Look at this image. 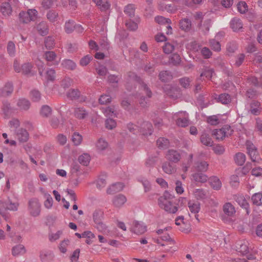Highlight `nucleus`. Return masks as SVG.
Instances as JSON below:
<instances>
[{
	"instance_id": "nucleus-64",
	"label": "nucleus",
	"mask_w": 262,
	"mask_h": 262,
	"mask_svg": "<svg viewBox=\"0 0 262 262\" xmlns=\"http://www.w3.org/2000/svg\"><path fill=\"white\" fill-rule=\"evenodd\" d=\"M255 130L258 134L262 136V120L257 117L255 119Z\"/></svg>"
},
{
	"instance_id": "nucleus-42",
	"label": "nucleus",
	"mask_w": 262,
	"mask_h": 262,
	"mask_svg": "<svg viewBox=\"0 0 262 262\" xmlns=\"http://www.w3.org/2000/svg\"><path fill=\"white\" fill-rule=\"evenodd\" d=\"M219 101L222 104H227L229 103L231 101V98L230 95L227 93L221 94L218 98Z\"/></svg>"
},
{
	"instance_id": "nucleus-44",
	"label": "nucleus",
	"mask_w": 262,
	"mask_h": 262,
	"mask_svg": "<svg viewBox=\"0 0 262 262\" xmlns=\"http://www.w3.org/2000/svg\"><path fill=\"white\" fill-rule=\"evenodd\" d=\"M199 26L203 32L205 33H207L209 31L210 27L211 26V20L210 19L205 20L203 25H202V23L200 22Z\"/></svg>"
},
{
	"instance_id": "nucleus-3",
	"label": "nucleus",
	"mask_w": 262,
	"mask_h": 262,
	"mask_svg": "<svg viewBox=\"0 0 262 262\" xmlns=\"http://www.w3.org/2000/svg\"><path fill=\"white\" fill-rule=\"evenodd\" d=\"M233 130L229 125H225L220 129H214L212 131V135L215 137L217 140H223L225 137L228 135L230 136Z\"/></svg>"
},
{
	"instance_id": "nucleus-31",
	"label": "nucleus",
	"mask_w": 262,
	"mask_h": 262,
	"mask_svg": "<svg viewBox=\"0 0 262 262\" xmlns=\"http://www.w3.org/2000/svg\"><path fill=\"white\" fill-rule=\"evenodd\" d=\"M40 258L43 262H49L52 261L54 258V254L51 251H43L40 253Z\"/></svg>"
},
{
	"instance_id": "nucleus-56",
	"label": "nucleus",
	"mask_w": 262,
	"mask_h": 262,
	"mask_svg": "<svg viewBox=\"0 0 262 262\" xmlns=\"http://www.w3.org/2000/svg\"><path fill=\"white\" fill-rule=\"evenodd\" d=\"M210 46L212 50L219 52L221 50V45L220 42L214 39L209 40Z\"/></svg>"
},
{
	"instance_id": "nucleus-14",
	"label": "nucleus",
	"mask_w": 262,
	"mask_h": 262,
	"mask_svg": "<svg viewBox=\"0 0 262 262\" xmlns=\"http://www.w3.org/2000/svg\"><path fill=\"white\" fill-rule=\"evenodd\" d=\"M188 206L191 213H194L195 218L199 221L198 213L200 210V203L198 201H190L188 203Z\"/></svg>"
},
{
	"instance_id": "nucleus-27",
	"label": "nucleus",
	"mask_w": 262,
	"mask_h": 262,
	"mask_svg": "<svg viewBox=\"0 0 262 262\" xmlns=\"http://www.w3.org/2000/svg\"><path fill=\"white\" fill-rule=\"evenodd\" d=\"M0 11L3 15L8 16L11 14L12 10L9 3H4L0 7Z\"/></svg>"
},
{
	"instance_id": "nucleus-25",
	"label": "nucleus",
	"mask_w": 262,
	"mask_h": 262,
	"mask_svg": "<svg viewBox=\"0 0 262 262\" xmlns=\"http://www.w3.org/2000/svg\"><path fill=\"white\" fill-rule=\"evenodd\" d=\"M96 6L101 10L105 11L110 9V4L108 0H92Z\"/></svg>"
},
{
	"instance_id": "nucleus-23",
	"label": "nucleus",
	"mask_w": 262,
	"mask_h": 262,
	"mask_svg": "<svg viewBox=\"0 0 262 262\" xmlns=\"http://www.w3.org/2000/svg\"><path fill=\"white\" fill-rule=\"evenodd\" d=\"M136 22L129 19L127 20L125 25L127 29L131 31H136L138 28V24L140 22L139 17L136 18Z\"/></svg>"
},
{
	"instance_id": "nucleus-52",
	"label": "nucleus",
	"mask_w": 262,
	"mask_h": 262,
	"mask_svg": "<svg viewBox=\"0 0 262 262\" xmlns=\"http://www.w3.org/2000/svg\"><path fill=\"white\" fill-rule=\"evenodd\" d=\"M17 105L20 109L26 110L30 107V104L28 100L22 99L19 100Z\"/></svg>"
},
{
	"instance_id": "nucleus-5",
	"label": "nucleus",
	"mask_w": 262,
	"mask_h": 262,
	"mask_svg": "<svg viewBox=\"0 0 262 262\" xmlns=\"http://www.w3.org/2000/svg\"><path fill=\"white\" fill-rule=\"evenodd\" d=\"M37 11L35 9H29L27 12L19 13V19L23 23H28L31 20H35L37 18Z\"/></svg>"
},
{
	"instance_id": "nucleus-10",
	"label": "nucleus",
	"mask_w": 262,
	"mask_h": 262,
	"mask_svg": "<svg viewBox=\"0 0 262 262\" xmlns=\"http://www.w3.org/2000/svg\"><path fill=\"white\" fill-rule=\"evenodd\" d=\"M165 158L168 161L176 163L180 160L181 155L180 152L177 150L169 149L167 151Z\"/></svg>"
},
{
	"instance_id": "nucleus-11",
	"label": "nucleus",
	"mask_w": 262,
	"mask_h": 262,
	"mask_svg": "<svg viewBox=\"0 0 262 262\" xmlns=\"http://www.w3.org/2000/svg\"><path fill=\"white\" fill-rule=\"evenodd\" d=\"M40 192L42 193L45 201L43 202V206L47 209L52 208L53 204V199L49 193H48L43 188H40Z\"/></svg>"
},
{
	"instance_id": "nucleus-40",
	"label": "nucleus",
	"mask_w": 262,
	"mask_h": 262,
	"mask_svg": "<svg viewBox=\"0 0 262 262\" xmlns=\"http://www.w3.org/2000/svg\"><path fill=\"white\" fill-rule=\"evenodd\" d=\"M201 142L202 144L206 146H212V141L210 136L206 133H203L202 134L200 138Z\"/></svg>"
},
{
	"instance_id": "nucleus-53",
	"label": "nucleus",
	"mask_w": 262,
	"mask_h": 262,
	"mask_svg": "<svg viewBox=\"0 0 262 262\" xmlns=\"http://www.w3.org/2000/svg\"><path fill=\"white\" fill-rule=\"evenodd\" d=\"M245 55L243 53L237 55L235 57L234 66L236 67H239L241 66L245 60Z\"/></svg>"
},
{
	"instance_id": "nucleus-63",
	"label": "nucleus",
	"mask_w": 262,
	"mask_h": 262,
	"mask_svg": "<svg viewBox=\"0 0 262 262\" xmlns=\"http://www.w3.org/2000/svg\"><path fill=\"white\" fill-rule=\"evenodd\" d=\"M238 11L242 14L246 13L248 10V6L245 2H240L237 5Z\"/></svg>"
},
{
	"instance_id": "nucleus-32",
	"label": "nucleus",
	"mask_w": 262,
	"mask_h": 262,
	"mask_svg": "<svg viewBox=\"0 0 262 262\" xmlns=\"http://www.w3.org/2000/svg\"><path fill=\"white\" fill-rule=\"evenodd\" d=\"M180 28L184 31H188L191 26V21L188 18H183L180 21Z\"/></svg>"
},
{
	"instance_id": "nucleus-37",
	"label": "nucleus",
	"mask_w": 262,
	"mask_h": 262,
	"mask_svg": "<svg viewBox=\"0 0 262 262\" xmlns=\"http://www.w3.org/2000/svg\"><path fill=\"white\" fill-rule=\"evenodd\" d=\"M101 111L107 118H113L115 116V108L113 106L102 107Z\"/></svg>"
},
{
	"instance_id": "nucleus-47",
	"label": "nucleus",
	"mask_w": 262,
	"mask_h": 262,
	"mask_svg": "<svg viewBox=\"0 0 262 262\" xmlns=\"http://www.w3.org/2000/svg\"><path fill=\"white\" fill-rule=\"evenodd\" d=\"M91 160L90 155L88 154H83L80 156L78 158L79 162L83 165H87Z\"/></svg>"
},
{
	"instance_id": "nucleus-17",
	"label": "nucleus",
	"mask_w": 262,
	"mask_h": 262,
	"mask_svg": "<svg viewBox=\"0 0 262 262\" xmlns=\"http://www.w3.org/2000/svg\"><path fill=\"white\" fill-rule=\"evenodd\" d=\"M230 25L234 32H237L242 30L243 24L239 18L234 17L231 20Z\"/></svg>"
},
{
	"instance_id": "nucleus-43",
	"label": "nucleus",
	"mask_w": 262,
	"mask_h": 262,
	"mask_svg": "<svg viewBox=\"0 0 262 262\" xmlns=\"http://www.w3.org/2000/svg\"><path fill=\"white\" fill-rule=\"evenodd\" d=\"M75 28V24L74 21L69 20L65 23L64 30L67 33H72Z\"/></svg>"
},
{
	"instance_id": "nucleus-30",
	"label": "nucleus",
	"mask_w": 262,
	"mask_h": 262,
	"mask_svg": "<svg viewBox=\"0 0 262 262\" xmlns=\"http://www.w3.org/2000/svg\"><path fill=\"white\" fill-rule=\"evenodd\" d=\"M159 78L161 81L166 82L170 81L172 78V76L168 71H163L160 72L159 74Z\"/></svg>"
},
{
	"instance_id": "nucleus-39",
	"label": "nucleus",
	"mask_w": 262,
	"mask_h": 262,
	"mask_svg": "<svg viewBox=\"0 0 262 262\" xmlns=\"http://www.w3.org/2000/svg\"><path fill=\"white\" fill-rule=\"evenodd\" d=\"M61 66L64 69L71 70L75 69L76 67V63L70 59L63 60L61 63Z\"/></svg>"
},
{
	"instance_id": "nucleus-58",
	"label": "nucleus",
	"mask_w": 262,
	"mask_h": 262,
	"mask_svg": "<svg viewBox=\"0 0 262 262\" xmlns=\"http://www.w3.org/2000/svg\"><path fill=\"white\" fill-rule=\"evenodd\" d=\"M181 57L178 54H173L171 55L169 62L174 66L179 64L181 62Z\"/></svg>"
},
{
	"instance_id": "nucleus-49",
	"label": "nucleus",
	"mask_w": 262,
	"mask_h": 262,
	"mask_svg": "<svg viewBox=\"0 0 262 262\" xmlns=\"http://www.w3.org/2000/svg\"><path fill=\"white\" fill-rule=\"evenodd\" d=\"M55 78V71L53 69H49L45 75V79L47 81H53Z\"/></svg>"
},
{
	"instance_id": "nucleus-34",
	"label": "nucleus",
	"mask_w": 262,
	"mask_h": 262,
	"mask_svg": "<svg viewBox=\"0 0 262 262\" xmlns=\"http://www.w3.org/2000/svg\"><path fill=\"white\" fill-rule=\"evenodd\" d=\"M88 115V113L83 108H76L74 111V116L79 119H84Z\"/></svg>"
},
{
	"instance_id": "nucleus-54",
	"label": "nucleus",
	"mask_w": 262,
	"mask_h": 262,
	"mask_svg": "<svg viewBox=\"0 0 262 262\" xmlns=\"http://www.w3.org/2000/svg\"><path fill=\"white\" fill-rule=\"evenodd\" d=\"M93 218L95 224L102 222V212L99 210H96L93 214Z\"/></svg>"
},
{
	"instance_id": "nucleus-62",
	"label": "nucleus",
	"mask_w": 262,
	"mask_h": 262,
	"mask_svg": "<svg viewBox=\"0 0 262 262\" xmlns=\"http://www.w3.org/2000/svg\"><path fill=\"white\" fill-rule=\"evenodd\" d=\"M37 30L38 32L41 35H45L48 33V28L46 24L43 22L40 23L37 26Z\"/></svg>"
},
{
	"instance_id": "nucleus-24",
	"label": "nucleus",
	"mask_w": 262,
	"mask_h": 262,
	"mask_svg": "<svg viewBox=\"0 0 262 262\" xmlns=\"http://www.w3.org/2000/svg\"><path fill=\"white\" fill-rule=\"evenodd\" d=\"M209 183L211 187L214 190H219L222 187V183L216 177H211L209 179Z\"/></svg>"
},
{
	"instance_id": "nucleus-29",
	"label": "nucleus",
	"mask_w": 262,
	"mask_h": 262,
	"mask_svg": "<svg viewBox=\"0 0 262 262\" xmlns=\"http://www.w3.org/2000/svg\"><path fill=\"white\" fill-rule=\"evenodd\" d=\"M164 89L166 94L171 98H176L178 97L179 90L177 88L171 87L169 85H167Z\"/></svg>"
},
{
	"instance_id": "nucleus-19",
	"label": "nucleus",
	"mask_w": 262,
	"mask_h": 262,
	"mask_svg": "<svg viewBox=\"0 0 262 262\" xmlns=\"http://www.w3.org/2000/svg\"><path fill=\"white\" fill-rule=\"evenodd\" d=\"M26 250L25 246L22 244L17 245L12 248V254L16 257L25 254Z\"/></svg>"
},
{
	"instance_id": "nucleus-38",
	"label": "nucleus",
	"mask_w": 262,
	"mask_h": 262,
	"mask_svg": "<svg viewBox=\"0 0 262 262\" xmlns=\"http://www.w3.org/2000/svg\"><path fill=\"white\" fill-rule=\"evenodd\" d=\"M136 7L134 4H130L126 6L124 9V13L130 17L135 16Z\"/></svg>"
},
{
	"instance_id": "nucleus-9",
	"label": "nucleus",
	"mask_w": 262,
	"mask_h": 262,
	"mask_svg": "<svg viewBox=\"0 0 262 262\" xmlns=\"http://www.w3.org/2000/svg\"><path fill=\"white\" fill-rule=\"evenodd\" d=\"M248 154L252 162H256L259 159V155L255 146L250 142L246 144Z\"/></svg>"
},
{
	"instance_id": "nucleus-21",
	"label": "nucleus",
	"mask_w": 262,
	"mask_h": 262,
	"mask_svg": "<svg viewBox=\"0 0 262 262\" xmlns=\"http://www.w3.org/2000/svg\"><path fill=\"white\" fill-rule=\"evenodd\" d=\"M162 168L165 173L168 174H172L176 171V166L169 162H164Z\"/></svg>"
},
{
	"instance_id": "nucleus-35",
	"label": "nucleus",
	"mask_w": 262,
	"mask_h": 262,
	"mask_svg": "<svg viewBox=\"0 0 262 262\" xmlns=\"http://www.w3.org/2000/svg\"><path fill=\"white\" fill-rule=\"evenodd\" d=\"M208 168V164L206 161H201L195 164V169L198 172H205Z\"/></svg>"
},
{
	"instance_id": "nucleus-1",
	"label": "nucleus",
	"mask_w": 262,
	"mask_h": 262,
	"mask_svg": "<svg viewBox=\"0 0 262 262\" xmlns=\"http://www.w3.org/2000/svg\"><path fill=\"white\" fill-rule=\"evenodd\" d=\"M127 80L126 85L127 90L131 91L133 88L135 86L136 84L139 83L140 84L141 89L144 91L148 97L150 98L151 97L152 92L149 88L141 80L139 77L137 76L136 73L129 72L128 74Z\"/></svg>"
},
{
	"instance_id": "nucleus-45",
	"label": "nucleus",
	"mask_w": 262,
	"mask_h": 262,
	"mask_svg": "<svg viewBox=\"0 0 262 262\" xmlns=\"http://www.w3.org/2000/svg\"><path fill=\"white\" fill-rule=\"evenodd\" d=\"M262 193H255L251 197V200L254 205L260 206L261 205Z\"/></svg>"
},
{
	"instance_id": "nucleus-61",
	"label": "nucleus",
	"mask_w": 262,
	"mask_h": 262,
	"mask_svg": "<svg viewBox=\"0 0 262 262\" xmlns=\"http://www.w3.org/2000/svg\"><path fill=\"white\" fill-rule=\"evenodd\" d=\"M248 83L257 87H261L262 83L259 81L257 78L254 76H250L248 78Z\"/></svg>"
},
{
	"instance_id": "nucleus-18",
	"label": "nucleus",
	"mask_w": 262,
	"mask_h": 262,
	"mask_svg": "<svg viewBox=\"0 0 262 262\" xmlns=\"http://www.w3.org/2000/svg\"><path fill=\"white\" fill-rule=\"evenodd\" d=\"M249 243L246 241H239L237 243V250L243 255L247 254L249 252Z\"/></svg>"
},
{
	"instance_id": "nucleus-55",
	"label": "nucleus",
	"mask_w": 262,
	"mask_h": 262,
	"mask_svg": "<svg viewBox=\"0 0 262 262\" xmlns=\"http://www.w3.org/2000/svg\"><path fill=\"white\" fill-rule=\"evenodd\" d=\"M72 141L75 145H78L81 144L82 137L78 133H74L72 136Z\"/></svg>"
},
{
	"instance_id": "nucleus-12",
	"label": "nucleus",
	"mask_w": 262,
	"mask_h": 262,
	"mask_svg": "<svg viewBox=\"0 0 262 262\" xmlns=\"http://www.w3.org/2000/svg\"><path fill=\"white\" fill-rule=\"evenodd\" d=\"M134 226L130 229V231L137 234H141L146 231V227L142 222L135 221L133 223Z\"/></svg>"
},
{
	"instance_id": "nucleus-6",
	"label": "nucleus",
	"mask_w": 262,
	"mask_h": 262,
	"mask_svg": "<svg viewBox=\"0 0 262 262\" xmlns=\"http://www.w3.org/2000/svg\"><path fill=\"white\" fill-rule=\"evenodd\" d=\"M247 110L249 114L258 116L262 111L261 104L258 101L253 100L249 103Z\"/></svg>"
},
{
	"instance_id": "nucleus-60",
	"label": "nucleus",
	"mask_w": 262,
	"mask_h": 262,
	"mask_svg": "<svg viewBox=\"0 0 262 262\" xmlns=\"http://www.w3.org/2000/svg\"><path fill=\"white\" fill-rule=\"evenodd\" d=\"M112 99L108 95H102L99 99V102L101 104H107L111 102Z\"/></svg>"
},
{
	"instance_id": "nucleus-8",
	"label": "nucleus",
	"mask_w": 262,
	"mask_h": 262,
	"mask_svg": "<svg viewBox=\"0 0 262 262\" xmlns=\"http://www.w3.org/2000/svg\"><path fill=\"white\" fill-rule=\"evenodd\" d=\"M177 116L176 123L179 126L185 127L188 125V114L186 112H179L177 113Z\"/></svg>"
},
{
	"instance_id": "nucleus-46",
	"label": "nucleus",
	"mask_w": 262,
	"mask_h": 262,
	"mask_svg": "<svg viewBox=\"0 0 262 262\" xmlns=\"http://www.w3.org/2000/svg\"><path fill=\"white\" fill-rule=\"evenodd\" d=\"M169 141L165 138H160L157 141V144L160 148H166L169 145Z\"/></svg>"
},
{
	"instance_id": "nucleus-13",
	"label": "nucleus",
	"mask_w": 262,
	"mask_h": 262,
	"mask_svg": "<svg viewBox=\"0 0 262 262\" xmlns=\"http://www.w3.org/2000/svg\"><path fill=\"white\" fill-rule=\"evenodd\" d=\"M18 204L17 203H12L10 202H0V214L5 210H9L15 211L17 209Z\"/></svg>"
},
{
	"instance_id": "nucleus-41",
	"label": "nucleus",
	"mask_w": 262,
	"mask_h": 262,
	"mask_svg": "<svg viewBox=\"0 0 262 262\" xmlns=\"http://www.w3.org/2000/svg\"><path fill=\"white\" fill-rule=\"evenodd\" d=\"M234 160L235 163L238 165H243L246 161V156L242 152L237 153L234 157Z\"/></svg>"
},
{
	"instance_id": "nucleus-36",
	"label": "nucleus",
	"mask_w": 262,
	"mask_h": 262,
	"mask_svg": "<svg viewBox=\"0 0 262 262\" xmlns=\"http://www.w3.org/2000/svg\"><path fill=\"white\" fill-rule=\"evenodd\" d=\"M127 201L126 198L122 194L116 195V208H121Z\"/></svg>"
},
{
	"instance_id": "nucleus-16",
	"label": "nucleus",
	"mask_w": 262,
	"mask_h": 262,
	"mask_svg": "<svg viewBox=\"0 0 262 262\" xmlns=\"http://www.w3.org/2000/svg\"><path fill=\"white\" fill-rule=\"evenodd\" d=\"M96 150L98 152L102 153L108 150L110 146L107 142L103 138H100L96 143Z\"/></svg>"
},
{
	"instance_id": "nucleus-59",
	"label": "nucleus",
	"mask_w": 262,
	"mask_h": 262,
	"mask_svg": "<svg viewBox=\"0 0 262 262\" xmlns=\"http://www.w3.org/2000/svg\"><path fill=\"white\" fill-rule=\"evenodd\" d=\"M47 17L49 21L53 23L57 20L58 14L54 11H50L48 12Z\"/></svg>"
},
{
	"instance_id": "nucleus-28",
	"label": "nucleus",
	"mask_w": 262,
	"mask_h": 262,
	"mask_svg": "<svg viewBox=\"0 0 262 262\" xmlns=\"http://www.w3.org/2000/svg\"><path fill=\"white\" fill-rule=\"evenodd\" d=\"M223 211L228 216H232L235 213V209L233 205L230 203H226L223 206Z\"/></svg>"
},
{
	"instance_id": "nucleus-7",
	"label": "nucleus",
	"mask_w": 262,
	"mask_h": 262,
	"mask_svg": "<svg viewBox=\"0 0 262 262\" xmlns=\"http://www.w3.org/2000/svg\"><path fill=\"white\" fill-rule=\"evenodd\" d=\"M43 57L50 66L58 65L60 60L57 54L52 51L45 52Z\"/></svg>"
},
{
	"instance_id": "nucleus-22",
	"label": "nucleus",
	"mask_w": 262,
	"mask_h": 262,
	"mask_svg": "<svg viewBox=\"0 0 262 262\" xmlns=\"http://www.w3.org/2000/svg\"><path fill=\"white\" fill-rule=\"evenodd\" d=\"M234 199L242 207L246 209L247 213H249V204L244 196L236 195L234 196Z\"/></svg>"
},
{
	"instance_id": "nucleus-15",
	"label": "nucleus",
	"mask_w": 262,
	"mask_h": 262,
	"mask_svg": "<svg viewBox=\"0 0 262 262\" xmlns=\"http://www.w3.org/2000/svg\"><path fill=\"white\" fill-rule=\"evenodd\" d=\"M152 131V124L147 121L143 122L139 127V132L143 135H150Z\"/></svg>"
},
{
	"instance_id": "nucleus-50",
	"label": "nucleus",
	"mask_w": 262,
	"mask_h": 262,
	"mask_svg": "<svg viewBox=\"0 0 262 262\" xmlns=\"http://www.w3.org/2000/svg\"><path fill=\"white\" fill-rule=\"evenodd\" d=\"M55 40L51 36L46 37L45 39V46L48 49H52L55 46Z\"/></svg>"
},
{
	"instance_id": "nucleus-2",
	"label": "nucleus",
	"mask_w": 262,
	"mask_h": 262,
	"mask_svg": "<svg viewBox=\"0 0 262 262\" xmlns=\"http://www.w3.org/2000/svg\"><path fill=\"white\" fill-rule=\"evenodd\" d=\"M160 207L169 213H175L178 211V204L172 202L164 196H161L158 199Z\"/></svg>"
},
{
	"instance_id": "nucleus-33",
	"label": "nucleus",
	"mask_w": 262,
	"mask_h": 262,
	"mask_svg": "<svg viewBox=\"0 0 262 262\" xmlns=\"http://www.w3.org/2000/svg\"><path fill=\"white\" fill-rule=\"evenodd\" d=\"M192 178L195 182L205 183L208 180V177L202 173V172H196L192 174Z\"/></svg>"
},
{
	"instance_id": "nucleus-51",
	"label": "nucleus",
	"mask_w": 262,
	"mask_h": 262,
	"mask_svg": "<svg viewBox=\"0 0 262 262\" xmlns=\"http://www.w3.org/2000/svg\"><path fill=\"white\" fill-rule=\"evenodd\" d=\"M34 71L33 70V66L30 63H26L22 65V73L25 74L30 73L33 74Z\"/></svg>"
},
{
	"instance_id": "nucleus-57",
	"label": "nucleus",
	"mask_w": 262,
	"mask_h": 262,
	"mask_svg": "<svg viewBox=\"0 0 262 262\" xmlns=\"http://www.w3.org/2000/svg\"><path fill=\"white\" fill-rule=\"evenodd\" d=\"M174 49V45L169 42H166L163 47V50L165 53L169 54L171 53Z\"/></svg>"
},
{
	"instance_id": "nucleus-20",
	"label": "nucleus",
	"mask_w": 262,
	"mask_h": 262,
	"mask_svg": "<svg viewBox=\"0 0 262 262\" xmlns=\"http://www.w3.org/2000/svg\"><path fill=\"white\" fill-rule=\"evenodd\" d=\"M17 138L20 142H26L29 138V134L27 130L24 128L19 129L16 134Z\"/></svg>"
},
{
	"instance_id": "nucleus-4",
	"label": "nucleus",
	"mask_w": 262,
	"mask_h": 262,
	"mask_svg": "<svg viewBox=\"0 0 262 262\" xmlns=\"http://www.w3.org/2000/svg\"><path fill=\"white\" fill-rule=\"evenodd\" d=\"M28 210L33 216H37L40 213L41 205L37 198H32L29 201Z\"/></svg>"
},
{
	"instance_id": "nucleus-26",
	"label": "nucleus",
	"mask_w": 262,
	"mask_h": 262,
	"mask_svg": "<svg viewBox=\"0 0 262 262\" xmlns=\"http://www.w3.org/2000/svg\"><path fill=\"white\" fill-rule=\"evenodd\" d=\"M13 88L11 83L6 84L3 88H0V97L7 96L12 93Z\"/></svg>"
},
{
	"instance_id": "nucleus-48",
	"label": "nucleus",
	"mask_w": 262,
	"mask_h": 262,
	"mask_svg": "<svg viewBox=\"0 0 262 262\" xmlns=\"http://www.w3.org/2000/svg\"><path fill=\"white\" fill-rule=\"evenodd\" d=\"M67 95L71 99H76L79 97L80 92L77 89H71L68 91Z\"/></svg>"
}]
</instances>
